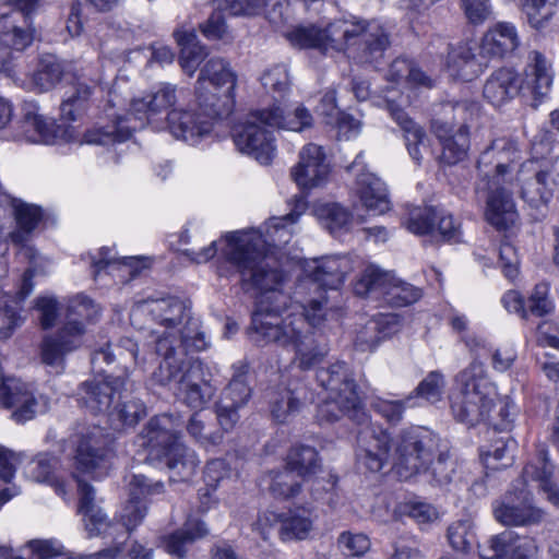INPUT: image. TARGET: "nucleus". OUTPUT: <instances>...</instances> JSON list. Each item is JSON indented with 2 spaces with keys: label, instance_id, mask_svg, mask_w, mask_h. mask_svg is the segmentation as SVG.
Listing matches in <instances>:
<instances>
[{
  "label": "nucleus",
  "instance_id": "obj_46",
  "mask_svg": "<svg viewBox=\"0 0 559 559\" xmlns=\"http://www.w3.org/2000/svg\"><path fill=\"white\" fill-rule=\"evenodd\" d=\"M443 119L453 124V129L465 127L468 132V122H472L479 116V104L472 100L459 102L455 105H444L442 108Z\"/></svg>",
  "mask_w": 559,
  "mask_h": 559
},
{
  "label": "nucleus",
  "instance_id": "obj_61",
  "mask_svg": "<svg viewBox=\"0 0 559 559\" xmlns=\"http://www.w3.org/2000/svg\"><path fill=\"white\" fill-rule=\"evenodd\" d=\"M338 546L349 555L362 556L370 549V539L362 533L344 532L338 537Z\"/></svg>",
  "mask_w": 559,
  "mask_h": 559
},
{
  "label": "nucleus",
  "instance_id": "obj_49",
  "mask_svg": "<svg viewBox=\"0 0 559 559\" xmlns=\"http://www.w3.org/2000/svg\"><path fill=\"white\" fill-rule=\"evenodd\" d=\"M62 78V67L53 58L44 59L33 75V84L39 92L52 88Z\"/></svg>",
  "mask_w": 559,
  "mask_h": 559
},
{
  "label": "nucleus",
  "instance_id": "obj_18",
  "mask_svg": "<svg viewBox=\"0 0 559 559\" xmlns=\"http://www.w3.org/2000/svg\"><path fill=\"white\" fill-rule=\"evenodd\" d=\"M224 117L213 112L212 108L200 105V102L197 99L195 106H189L188 108L179 107L168 111L167 126L169 132L176 139L194 145L210 135L214 121Z\"/></svg>",
  "mask_w": 559,
  "mask_h": 559
},
{
  "label": "nucleus",
  "instance_id": "obj_34",
  "mask_svg": "<svg viewBox=\"0 0 559 559\" xmlns=\"http://www.w3.org/2000/svg\"><path fill=\"white\" fill-rule=\"evenodd\" d=\"M313 215L320 224L332 235L349 230L355 223H362L364 217L356 215V218L345 207L334 202L318 201L313 204Z\"/></svg>",
  "mask_w": 559,
  "mask_h": 559
},
{
  "label": "nucleus",
  "instance_id": "obj_63",
  "mask_svg": "<svg viewBox=\"0 0 559 559\" xmlns=\"http://www.w3.org/2000/svg\"><path fill=\"white\" fill-rule=\"evenodd\" d=\"M499 261L502 272L508 278L513 280L518 276L520 260L518 251L512 243L508 241L501 243L499 248Z\"/></svg>",
  "mask_w": 559,
  "mask_h": 559
},
{
  "label": "nucleus",
  "instance_id": "obj_35",
  "mask_svg": "<svg viewBox=\"0 0 559 559\" xmlns=\"http://www.w3.org/2000/svg\"><path fill=\"white\" fill-rule=\"evenodd\" d=\"M520 45L516 28L508 22L491 26L483 37L481 51L489 56L502 57L514 51Z\"/></svg>",
  "mask_w": 559,
  "mask_h": 559
},
{
  "label": "nucleus",
  "instance_id": "obj_26",
  "mask_svg": "<svg viewBox=\"0 0 559 559\" xmlns=\"http://www.w3.org/2000/svg\"><path fill=\"white\" fill-rule=\"evenodd\" d=\"M555 188H559V171L554 164L539 165L533 178L521 186V197L533 210L544 212L548 209Z\"/></svg>",
  "mask_w": 559,
  "mask_h": 559
},
{
  "label": "nucleus",
  "instance_id": "obj_30",
  "mask_svg": "<svg viewBox=\"0 0 559 559\" xmlns=\"http://www.w3.org/2000/svg\"><path fill=\"white\" fill-rule=\"evenodd\" d=\"M554 81L551 63L538 51L528 56L524 78L520 79L521 90L536 98L547 96Z\"/></svg>",
  "mask_w": 559,
  "mask_h": 559
},
{
  "label": "nucleus",
  "instance_id": "obj_4",
  "mask_svg": "<svg viewBox=\"0 0 559 559\" xmlns=\"http://www.w3.org/2000/svg\"><path fill=\"white\" fill-rule=\"evenodd\" d=\"M362 36L370 53L381 52L389 44L388 35L378 23L357 19L337 20L325 28L297 27L288 33L292 45L299 48H317L323 52L343 51Z\"/></svg>",
  "mask_w": 559,
  "mask_h": 559
},
{
  "label": "nucleus",
  "instance_id": "obj_41",
  "mask_svg": "<svg viewBox=\"0 0 559 559\" xmlns=\"http://www.w3.org/2000/svg\"><path fill=\"white\" fill-rule=\"evenodd\" d=\"M34 272L26 270L20 292L17 293L16 300H13L14 306L7 305L0 311V340H7L11 336L13 330L21 324L22 318L19 314V304L23 301L33 290L34 284L32 282Z\"/></svg>",
  "mask_w": 559,
  "mask_h": 559
},
{
  "label": "nucleus",
  "instance_id": "obj_28",
  "mask_svg": "<svg viewBox=\"0 0 559 559\" xmlns=\"http://www.w3.org/2000/svg\"><path fill=\"white\" fill-rule=\"evenodd\" d=\"M0 203L10 205L17 223V229L10 235L12 242L21 246L24 254L32 258L33 248L27 247L26 243L29 234L41 219L40 209L34 204L13 199L4 192L0 193Z\"/></svg>",
  "mask_w": 559,
  "mask_h": 559
},
{
  "label": "nucleus",
  "instance_id": "obj_23",
  "mask_svg": "<svg viewBox=\"0 0 559 559\" xmlns=\"http://www.w3.org/2000/svg\"><path fill=\"white\" fill-rule=\"evenodd\" d=\"M145 306L155 321L171 330L168 335L158 336L156 352L165 357L166 348L171 347L168 356L173 355L174 344L178 341L179 330L177 328L182 323L188 312L186 304L176 297H167L152 300Z\"/></svg>",
  "mask_w": 559,
  "mask_h": 559
},
{
  "label": "nucleus",
  "instance_id": "obj_60",
  "mask_svg": "<svg viewBox=\"0 0 559 559\" xmlns=\"http://www.w3.org/2000/svg\"><path fill=\"white\" fill-rule=\"evenodd\" d=\"M402 326V320L396 313H381L368 321V330L377 331L382 341L396 334Z\"/></svg>",
  "mask_w": 559,
  "mask_h": 559
},
{
  "label": "nucleus",
  "instance_id": "obj_54",
  "mask_svg": "<svg viewBox=\"0 0 559 559\" xmlns=\"http://www.w3.org/2000/svg\"><path fill=\"white\" fill-rule=\"evenodd\" d=\"M85 333L86 326L83 322L67 319L57 337L62 342L63 348L73 352L83 344Z\"/></svg>",
  "mask_w": 559,
  "mask_h": 559
},
{
  "label": "nucleus",
  "instance_id": "obj_33",
  "mask_svg": "<svg viewBox=\"0 0 559 559\" xmlns=\"http://www.w3.org/2000/svg\"><path fill=\"white\" fill-rule=\"evenodd\" d=\"M521 90L519 74L510 68L495 71L484 85V97L493 106L500 107L510 102Z\"/></svg>",
  "mask_w": 559,
  "mask_h": 559
},
{
  "label": "nucleus",
  "instance_id": "obj_31",
  "mask_svg": "<svg viewBox=\"0 0 559 559\" xmlns=\"http://www.w3.org/2000/svg\"><path fill=\"white\" fill-rule=\"evenodd\" d=\"M355 191L362 207L372 215H381L391 207L384 182L369 171L357 176Z\"/></svg>",
  "mask_w": 559,
  "mask_h": 559
},
{
  "label": "nucleus",
  "instance_id": "obj_10",
  "mask_svg": "<svg viewBox=\"0 0 559 559\" xmlns=\"http://www.w3.org/2000/svg\"><path fill=\"white\" fill-rule=\"evenodd\" d=\"M523 150L511 136H498L481 152L477 162V177L481 181L515 186L521 173L533 162L522 163Z\"/></svg>",
  "mask_w": 559,
  "mask_h": 559
},
{
  "label": "nucleus",
  "instance_id": "obj_25",
  "mask_svg": "<svg viewBox=\"0 0 559 559\" xmlns=\"http://www.w3.org/2000/svg\"><path fill=\"white\" fill-rule=\"evenodd\" d=\"M163 487L162 483H148L143 475H133L129 484L130 499L121 508L119 512V522L121 527V537L124 538L138 525H140L146 515V506L142 498L159 492Z\"/></svg>",
  "mask_w": 559,
  "mask_h": 559
},
{
  "label": "nucleus",
  "instance_id": "obj_29",
  "mask_svg": "<svg viewBox=\"0 0 559 559\" xmlns=\"http://www.w3.org/2000/svg\"><path fill=\"white\" fill-rule=\"evenodd\" d=\"M433 130L442 146L441 159L447 164H456L467 157L469 138L465 127L453 129L448 120H436Z\"/></svg>",
  "mask_w": 559,
  "mask_h": 559
},
{
  "label": "nucleus",
  "instance_id": "obj_19",
  "mask_svg": "<svg viewBox=\"0 0 559 559\" xmlns=\"http://www.w3.org/2000/svg\"><path fill=\"white\" fill-rule=\"evenodd\" d=\"M514 187L504 186L503 182L477 181V192L486 193L485 219L496 229H508L518 221L519 214L512 193Z\"/></svg>",
  "mask_w": 559,
  "mask_h": 559
},
{
  "label": "nucleus",
  "instance_id": "obj_1",
  "mask_svg": "<svg viewBox=\"0 0 559 559\" xmlns=\"http://www.w3.org/2000/svg\"><path fill=\"white\" fill-rule=\"evenodd\" d=\"M348 270L346 258L329 257L306 262L305 276L294 292L295 302L302 309V314L289 312L283 317L278 308L261 299L252 317L253 329L267 341L290 347L300 368L317 365L325 356L326 347L307 329V323L313 328L321 326L336 314L328 305L325 289L337 288Z\"/></svg>",
  "mask_w": 559,
  "mask_h": 559
},
{
  "label": "nucleus",
  "instance_id": "obj_48",
  "mask_svg": "<svg viewBox=\"0 0 559 559\" xmlns=\"http://www.w3.org/2000/svg\"><path fill=\"white\" fill-rule=\"evenodd\" d=\"M447 536L450 546L460 552H467L475 543L473 524L469 520L453 522L448 528Z\"/></svg>",
  "mask_w": 559,
  "mask_h": 559
},
{
  "label": "nucleus",
  "instance_id": "obj_57",
  "mask_svg": "<svg viewBox=\"0 0 559 559\" xmlns=\"http://www.w3.org/2000/svg\"><path fill=\"white\" fill-rule=\"evenodd\" d=\"M528 313L543 317L554 310V304L549 298V285L547 283L537 284L528 297Z\"/></svg>",
  "mask_w": 559,
  "mask_h": 559
},
{
  "label": "nucleus",
  "instance_id": "obj_17",
  "mask_svg": "<svg viewBox=\"0 0 559 559\" xmlns=\"http://www.w3.org/2000/svg\"><path fill=\"white\" fill-rule=\"evenodd\" d=\"M86 133L83 140L73 127L57 126L52 119H49L38 111V108L31 104L25 107L23 119L17 123L15 138L19 141L29 143L55 144L59 140L63 142H85Z\"/></svg>",
  "mask_w": 559,
  "mask_h": 559
},
{
  "label": "nucleus",
  "instance_id": "obj_24",
  "mask_svg": "<svg viewBox=\"0 0 559 559\" xmlns=\"http://www.w3.org/2000/svg\"><path fill=\"white\" fill-rule=\"evenodd\" d=\"M330 173L331 168L323 148L310 143L301 148L299 160L292 169V177L300 189L311 190L323 186Z\"/></svg>",
  "mask_w": 559,
  "mask_h": 559
},
{
  "label": "nucleus",
  "instance_id": "obj_13",
  "mask_svg": "<svg viewBox=\"0 0 559 559\" xmlns=\"http://www.w3.org/2000/svg\"><path fill=\"white\" fill-rule=\"evenodd\" d=\"M171 347L165 350V357L155 372L156 380L162 384H174L176 395L180 401L190 407H202L212 396L213 389L202 380L201 367L199 364L190 365L182 370L178 360L168 356Z\"/></svg>",
  "mask_w": 559,
  "mask_h": 559
},
{
  "label": "nucleus",
  "instance_id": "obj_50",
  "mask_svg": "<svg viewBox=\"0 0 559 559\" xmlns=\"http://www.w3.org/2000/svg\"><path fill=\"white\" fill-rule=\"evenodd\" d=\"M71 350H67L62 346V342L57 336H46L40 346V358L41 361L55 369L56 372H60L64 367V357Z\"/></svg>",
  "mask_w": 559,
  "mask_h": 559
},
{
  "label": "nucleus",
  "instance_id": "obj_6",
  "mask_svg": "<svg viewBox=\"0 0 559 559\" xmlns=\"http://www.w3.org/2000/svg\"><path fill=\"white\" fill-rule=\"evenodd\" d=\"M459 391L451 397L455 418L468 425L488 420L498 397L495 385L488 380L484 365L473 361L457 376Z\"/></svg>",
  "mask_w": 559,
  "mask_h": 559
},
{
  "label": "nucleus",
  "instance_id": "obj_27",
  "mask_svg": "<svg viewBox=\"0 0 559 559\" xmlns=\"http://www.w3.org/2000/svg\"><path fill=\"white\" fill-rule=\"evenodd\" d=\"M536 554L537 546L532 538L511 532L491 537L488 547L479 550L483 559H536Z\"/></svg>",
  "mask_w": 559,
  "mask_h": 559
},
{
  "label": "nucleus",
  "instance_id": "obj_20",
  "mask_svg": "<svg viewBox=\"0 0 559 559\" xmlns=\"http://www.w3.org/2000/svg\"><path fill=\"white\" fill-rule=\"evenodd\" d=\"M533 497L527 489L509 491L492 504L495 519L506 526H527L542 522L545 512L532 503Z\"/></svg>",
  "mask_w": 559,
  "mask_h": 559
},
{
  "label": "nucleus",
  "instance_id": "obj_45",
  "mask_svg": "<svg viewBox=\"0 0 559 559\" xmlns=\"http://www.w3.org/2000/svg\"><path fill=\"white\" fill-rule=\"evenodd\" d=\"M299 478L300 476L295 471L286 467L281 472L269 474L263 481L274 498L289 499L300 490Z\"/></svg>",
  "mask_w": 559,
  "mask_h": 559
},
{
  "label": "nucleus",
  "instance_id": "obj_58",
  "mask_svg": "<svg viewBox=\"0 0 559 559\" xmlns=\"http://www.w3.org/2000/svg\"><path fill=\"white\" fill-rule=\"evenodd\" d=\"M444 388L443 376L439 372H430L417 386L416 394L427 402L436 403L441 400Z\"/></svg>",
  "mask_w": 559,
  "mask_h": 559
},
{
  "label": "nucleus",
  "instance_id": "obj_9",
  "mask_svg": "<svg viewBox=\"0 0 559 559\" xmlns=\"http://www.w3.org/2000/svg\"><path fill=\"white\" fill-rule=\"evenodd\" d=\"M238 75L230 63L222 58L210 59L201 69L195 84V96L200 105L213 109L221 116H229L236 105Z\"/></svg>",
  "mask_w": 559,
  "mask_h": 559
},
{
  "label": "nucleus",
  "instance_id": "obj_8",
  "mask_svg": "<svg viewBox=\"0 0 559 559\" xmlns=\"http://www.w3.org/2000/svg\"><path fill=\"white\" fill-rule=\"evenodd\" d=\"M176 86L169 83H163L157 88L145 93L142 96L130 100L129 108L124 115L114 114L118 121L126 120L130 122L126 128L119 127L117 133L106 132L97 138L86 135L85 141L88 144H107L110 141H122L129 138L132 131L142 128L147 123H154L159 116L177 102Z\"/></svg>",
  "mask_w": 559,
  "mask_h": 559
},
{
  "label": "nucleus",
  "instance_id": "obj_5",
  "mask_svg": "<svg viewBox=\"0 0 559 559\" xmlns=\"http://www.w3.org/2000/svg\"><path fill=\"white\" fill-rule=\"evenodd\" d=\"M175 419L160 415L151 419L140 439L151 461H165L167 467L182 480L190 478L199 464L193 451L179 442Z\"/></svg>",
  "mask_w": 559,
  "mask_h": 559
},
{
  "label": "nucleus",
  "instance_id": "obj_21",
  "mask_svg": "<svg viewBox=\"0 0 559 559\" xmlns=\"http://www.w3.org/2000/svg\"><path fill=\"white\" fill-rule=\"evenodd\" d=\"M76 487L79 492L78 513L82 516L84 530L91 537L102 536L111 538L115 545L120 543L121 527L119 523L114 522L107 513L95 502L94 488L76 478Z\"/></svg>",
  "mask_w": 559,
  "mask_h": 559
},
{
  "label": "nucleus",
  "instance_id": "obj_37",
  "mask_svg": "<svg viewBox=\"0 0 559 559\" xmlns=\"http://www.w3.org/2000/svg\"><path fill=\"white\" fill-rule=\"evenodd\" d=\"M314 518L311 510L307 508H295L284 513L278 531L283 542L305 540L312 533Z\"/></svg>",
  "mask_w": 559,
  "mask_h": 559
},
{
  "label": "nucleus",
  "instance_id": "obj_52",
  "mask_svg": "<svg viewBox=\"0 0 559 559\" xmlns=\"http://www.w3.org/2000/svg\"><path fill=\"white\" fill-rule=\"evenodd\" d=\"M436 211L430 207H415L404 222L405 227L413 234L426 235L435 228Z\"/></svg>",
  "mask_w": 559,
  "mask_h": 559
},
{
  "label": "nucleus",
  "instance_id": "obj_64",
  "mask_svg": "<svg viewBox=\"0 0 559 559\" xmlns=\"http://www.w3.org/2000/svg\"><path fill=\"white\" fill-rule=\"evenodd\" d=\"M91 95L90 87L84 83H79L76 92L69 96L61 104V116L66 120L73 121L76 119L78 109L81 106V103L88 98Z\"/></svg>",
  "mask_w": 559,
  "mask_h": 559
},
{
  "label": "nucleus",
  "instance_id": "obj_40",
  "mask_svg": "<svg viewBox=\"0 0 559 559\" xmlns=\"http://www.w3.org/2000/svg\"><path fill=\"white\" fill-rule=\"evenodd\" d=\"M175 38L181 48L179 63L182 70L192 76L207 57L206 48L198 41L193 31L178 29L175 32Z\"/></svg>",
  "mask_w": 559,
  "mask_h": 559
},
{
  "label": "nucleus",
  "instance_id": "obj_32",
  "mask_svg": "<svg viewBox=\"0 0 559 559\" xmlns=\"http://www.w3.org/2000/svg\"><path fill=\"white\" fill-rule=\"evenodd\" d=\"M264 119L271 128L294 132H302L313 126L311 112L300 104L289 109L281 103L273 104L264 109Z\"/></svg>",
  "mask_w": 559,
  "mask_h": 559
},
{
  "label": "nucleus",
  "instance_id": "obj_44",
  "mask_svg": "<svg viewBox=\"0 0 559 559\" xmlns=\"http://www.w3.org/2000/svg\"><path fill=\"white\" fill-rule=\"evenodd\" d=\"M388 80L394 83H405L409 87L431 88L433 80L416 64L406 59L394 60L388 72Z\"/></svg>",
  "mask_w": 559,
  "mask_h": 559
},
{
  "label": "nucleus",
  "instance_id": "obj_39",
  "mask_svg": "<svg viewBox=\"0 0 559 559\" xmlns=\"http://www.w3.org/2000/svg\"><path fill=\"white\" fill-rule=\"evenodd\" d=\"M447 71L454 79L472 81L481 71L473 48L467 44L459 45L449 51Z\"/></svg>",
  "mask_w": 559,
  "mask_h": 559
},
{
  "label": "nucleus",
  "instance_id": "obj_22",
  "mask_svg": "<svg viewBox=\"0 0 559 559\" xmlns=\"http://www.w3.org/2000/svg\"><path fill=\"white\" fill-rule=\"evenodd\" d=\"M74 466L79 473L104 475L109 467V451L99 429L82 435L72 441Z\"/></svg>",
  "mask_w": 559,
  "mask_h": 559
},
{
  "label": "nucleus",
  "instance_id": "obj_16",
  "mask_svg": "<svg viewBox=\"0 0 559 559\" xmlns=\"http://www.w3.org/2000/svg\"><path fill=\"white\" fill-rule=\"evenodd\" d=\"M0 407L10 409L16 423H25L49 409V400L36 394L20 379L5 376L0 369Z\"/></svg>",
  "mask_w": 559,
  "mask_h": 559
},
{
  "label": "nucleus",
  "instance_id": "obj_12",
  "mask_svg": "<svg viewBox=\"0 0 559 559\" xmlns=\"http://www.w3.org/2000/svg\"><path fill=\"white\" fill-rule=\"evenodd\" d=\"M122 385L123 382L119 378L111 377L86 382L83 385L82 400L91 412L95 414L108 413L112 419H117L122 426H132L145 415V407L141 401L129 399L111 411L115 394Z\"/></svg>",
  "mask_w": 559,
  "mask_h": 559
},
{
  "label": "nucleus",
  "instance_id": "obj_15",
  "mask_svg": "<svg viewBox=\"0 0 559 559\" xmlns=\"http://www.w3.org/2000/svg\"><path fill=\"white\" fill-rule=\"evenodd\" d=\"M269 128L264 109L248 115L234 130V143L238 151L252 156L260 164H269L276 153L275 139Z\"/></svg>",
  "mask_w": 559,
  "mask_h": 559
},
{
  "label": "nucleus",
  "instance_id": "obj_38",
  "mask_svg": "<svg viewBox=\"0 0 559 559\" xmlns=\"http://www.w3.org/2000/svg\"><path fill=\"white\" fill-rule=\"evenodd\" d=\"M56 460L47 456H39L32 461L26 468V474L29 478L39 483H48L52 486L56 492L67 498L70 496L73 481L76 483V478H80L76 474H73V479L66 481L59 476H55Z\"/></svg>",
  "mask_w": 559,
  "mask_h": 559
},
{
  "label": "nucleus",
  "instance_id": "obj_36",
  "mask_svg": "<svg viewBox=\"0 0 559 559\" xmlns=\"http://www.w3.org/2000/svg\"><path fill=\"white\" fill-rule=\"evenodd\" d=\"M389 111L395 121L404 131V138L409 155L414 160L419 163L424 154L429 152L428 139L423 128L407 117V115L394 105L391 100L388 102Z\"/></svg>",
  "mask_w": 559,
  "mask_h": 559
},
{
  "label": "nucleus",
  "instance_id": "obj_42",
  "mask_svg": "<svg viewBox=\"0 0 559 559\" xmlns=\"http://www.w3.org/2000/svg\"><path fill=\"white\" fill-rule=\"evenodd\" d=\"M207 533L205 525L200 521H189L178 532L164 537L162 547L171 556L181 559L187 554V545Z\"/></svg>",
  "mask_w": 559,
  "mask_h": 559
},
{
  "label": "nucleus",
  "instance_id": "obj_53",
  "mask_svg": "<svg viewBox=\"0 0 559 559\" xmlns=\"http://www.w3.org/2000/svg\"><path fill=\"white\" fill-rule=\"evenodd\" d=\"M556 0H521L522 10L535 28H540L552 15V3Z\"/></svg>",
  "mask_w": 559,
  "mask_h": 559
},
{
  "label": "nucleus",
  "instance_id": "obj_62",
  "mask_svg": "<svg viewBox=\"0 0 559 559\" xmlns=\"http://www.w3.org/2000/svg\"><path fill=\"white\" fill-rule=\"evenodd\" d=\"M35 308L39 312L41 328L49 329L55 325L58 318L59 305L53 296H40L35 301Z\"/></svg>",
  "mask_w": 559,
  "mask_h": 559
},
{
  "label": "nucleus",
  "instance_id": "obj_47",
  "mask_svg": "<svg viewBox=\"0 0 559 559\" xmlns=\"http://www.w3.org/2000/svg\"><path fill=\"white\" fill-rule=\"evenodd\" d=\"M300 405L298 397L288 389L274 393L270 400L271 414L278 423H286L300 409Z\"/></svg>",
  "mask_w": 559,
  "mask_h": 559
},
{
  "label": "nucleus",
  "instance_id": "obj_43",
  "mask_svg": "<svg viewBox=\"0 0 559 559\" xmlns=\"http://www.w3.org/2000/svg\"><path fill=\"white\" fill-rule=\"evenodd\" d=\"M540 464L542 466L535 464L525 466L523 472L524 479L525 481H537L540 491L545 495V499L559 510V487L550 479L552 466L545 454L540 457Z\"/></svg>",
  "mask_w": 559,
  "mask_h": 559
},
{
  "label": "nucleus",
  "instance_id": "obj_7",
  "mask_svg": "<svg viewBox=\"0 0 559 559\" xmlns=\"http://www.w3.org/2000/svg\"><path fill=\"white\" fill-rule=\"evenodd\" d=\"M317 379L322 388V403L319 405L320 420L333 421L344 415L358 418L360 397L348 367L336 362L328 369H321Z\"/></svg>",
  "mask_w": 559,
  "mask_h": 559
},
{
  "label": "nucleus",
  "instance_id": "obj_14",
  "mask_svg": "<svg viewBox=\"0 0 559 559\" xmlns=\"http://www.w3.org/2000/svg\"><path fill=\"white\" fill-rule=\"evenodd\" d=\"M36 3L35 0H14V10L0 16V72L7 76L15 74L12 62L7 60L11 51L21 52L33 41V31L19 22L26 23V15L34 11Z\"/></svg>",
  "mask_w": 559,
  "mask_h": 559
},
{
  "label": "nucleus",
  "instance_id": "obj_3",
  "mask_svg": "<svg viewBox=\"0 0 559 559\" xmlns=\"http://www.w3.org/2000/svg\"><path fill=\"white\" fill-rule=\"evenodd\" d=\"M435 437L424 427H411L394 439L386 431H373L359 454V463L372 473L385 463L401 479L407 480L427 472L431 463Z\"/></svg>",
  "mask_w": 559,
  "mask_h": 559
},
{
  "label": "nucleus",
  "instance_id": "obj_51",
  "mask_svg": "<svg viewBox=\"0 0 559 559\" xmlns=\"http://www.w3.org/2000/svg\"><path fill=\"white\" fill-rule=\"evenodd\" d=\"M289 468L295 471L298 476H304L314 472L318 466V453L311 447L294 448L288 455Z\"/></svg>",
  "mask_w": 559,
  "mask_h": 559
},
{
  "label": "nucleus",
  "instance_id": "obj_59",
  "mask_svg": "<svg viewBox=\"0 0 559 559\" xmlns=\"http://www.w3.org/2000/svg\"><path fill=\"white\" fill-rule=\"evenodd\" d=\"M98 258L93 260V266L96 269V273H99L103 269L110 267L115 269L116 265H118V269H130L132 272L133 270H136V264L141 262L139 258L129 257V258H122L121 260H118L109 248H103L99 253Z\"/></svg>",
  "mask_w": 559,
  "mask_h": 559
},
{
  "label": "nucleus",
  "instance_id": "obj_55",
  "mask_svg": "<svg viewBox=\"0 0 559 559\" xmlns=\"http://www.w3.org/2000/svg\"><path fill=\"white\" fill-rule=\"evenodd\" d=\"M98 314V309L93 301L85 296H76L69 301L67 319L78 320L85 325Z\"/></svg>",
  "mask_w": 559,
  "mask_h": 559
},
{
  "label": "nucleus",
  "instance_id": "obj_2",
  "mask_svg": "<svg viewBox=\"0 0 559 559\" xmlns=\"http://www.w3.org/2000/svg\"><path fill=\"white\" fill-rule=\"evenodd\" d=\"M300 214L301 212H292L282 217H272L264 226L265 238L258 229L234 231L200 251L186 249L182 253L194 263H205L216 255L219 245L222 258L240 273L243 282L262 293H274L276 299L283 298L276 290L283 283L284 275L271 266L266 247L287 243L292 238V226Z\"/></svg>",
  "mask_w": 559,
  "mask_h": 559
},
{
  "label": "nucleus",
  "instance_id": "obj_11",
  "mask_svg": "<svg viewBox=\"0 0 559 559\" xmlns=\"http://www.w3.org/2000/svg\"><path fill=\"white\" fill-rule=\"evenodd\" d=\"M354 292L361 297L383 298L393 307L409 306L421 297L419 288L374 264H369L362 270L354 284Z\"/></svg>",
  "mask_w": 559,
  "mask_h": 559
},
{
  "label": "nucleus",
  "instance_id": "obj_56",
  "mask_svg": "<svg viewBox=\"0 0 559 559\" xmlns=\"http://www.w3.org/2000/svg\"><path fill=\"white\" fill-rule=\"evenodd\" d=\"M261 82L269 92L281 95L289 88L288 70L283 64L274 66L262 74Z\"/></svg>",
  "mask_w": 559,
  "mask_h": 559
}]
</instances>
